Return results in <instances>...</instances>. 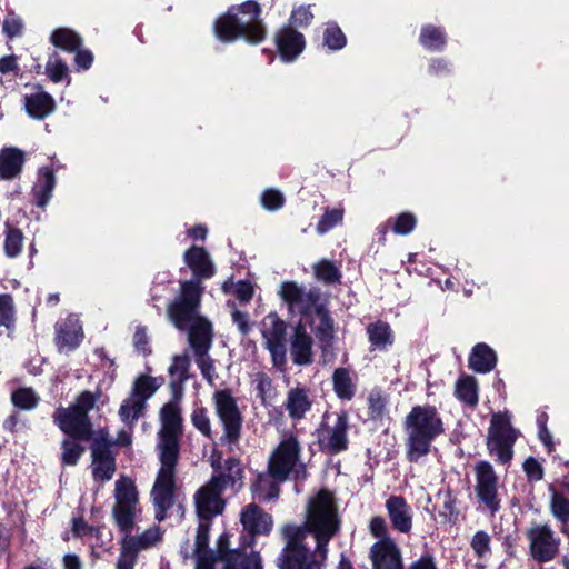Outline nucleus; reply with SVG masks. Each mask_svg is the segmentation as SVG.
Instances as JSON below:
<instances>
[{
	"mask_svg": "<svg viewBox=\"0 0 569 569\" xmlns=\"http://www.w3.org/2000/svg\"><path fill=\"white\" fill-rule=\"evenodd\" d=\"M202 292L203 287L198 281H182L179 293L167 308L174 327L188 329V343L193 355L209 352L213 342L212 323L199 313Z\"/></svg>",
	"mask_w": 569,
	"mask_h": 569,
	"instance_id": "nucleus-1",
	"label": "nucleus"
},
{
	"mask_svg": "<svg viewBox=\"0 0 569 569\" xmlns=\"http://www.w3.org/2000/svg\"><path fill=\"white\" fill-rule=\"evenodd\" d=\"M112 517L127 540L139 552L153 547L162 538L159 527H151L139 536L130 535L139 511V493L132 479L121 475L114 482Z\"/></svg>",
	"mask_w": 569,
	"mask_h": 569,
	"instance_id": "nucleus-2",
	"label": "nucleus"
},
{
	"mask_svg": "<svg viewBox=\"0 0 569 569\" xmlns=\"http://www.w3.org/2000/svg\"><path fill=\"white\" fill-rule=\"evenodd\" d=\"M406 455L417 462L431 451L432 442L445 432L443 421L437 408L430 405L415 406L403 421Z\"/></svg>",
	"mask_w": 569,
	"mask_h": 569,
	"instance_id": "nucleus-3",
	"label": "nucleus"
},
{
	"mask_svg": "<svg viewBox=\"0 0 569 569\" xmlns=\"http://www.w3.org/2000/svg\"><path fill=\"white\" fill-rule=\"evenodd\" d=\"M283 527L299 528L302 537L309 533L316 539V543L328 547L329 541L338 535L341 520L335 497L327 490L319 491L307 503L306 518L302 525H284Z\"/></svg>",
	"mask_w": 569,
	"mask_h": 569,
	"instance_id": "nucleus-4",
	"label": "nucleus"
},
{
	"mask_svg": "<svg viewBox=\"0 0 569 569\" xmlns=\"http://www.w3.org/2000/svg\"><path fill=\"white\" fill-rule=\"evenodd\" d=\"M281 535L286 543L278 558L280 569H325L327 546L317 543L315 550L308 549L299 528L282 527Z\"/></svg>",
	"mask_w": 569,
	"mask_h": 569,
	"instance_id": "nucleus-5",
	"label": "nucleus"
},
{
	"mask_svg": "<svg viewBox=\"0 0 569 569\" xmlns=\"http://www.w3.org/2000/svg\"><path fill=\"white\" fill-rule=\"evenodd\" d=\"M244 14L249 16L248 20H241L230 11L214 23V33L217 38L223 42H231L242 37L251 43H258L264 38V28L259 20L261 13L260 6L256 1H247L239 8Z\"/></svg>",
	"mask_w": 569,
	"mask_h": 569,
	"instance_id": "nucleus-6",
	"label": "nucleus"
},
{
	"mask_svg": "<svg viewBox=\"0 0 569 569\" xmlns=\"http://www.w3.org/2000/svg\"><path fill=\"white\" fill-rule=\"evenodd\" d=\"M181 398H174L160 410V430L158 432L157 450L159 458L179 459L180 439L183 432L181 416Z\"/></svg>",
	"mask_w": 569,
	"mask_h": 569,
	"instance_id": "nucleus-7",
	"label": "nucleus"
},
{
	"mask_svg": "<svg viewBox=\"0 0 569 569\" xmlns=\"http://www.w3.org/2000/svg\"><path fill=\"white\" fill-rule=\"evenodd\" d=\"M97 398L90 391L81 392L74 405L64 409L59 408L54 415V421L59 428L69 436L79 440H89L91 437V423L88 412L94 407Z\"/></svg>",
	"mask_w": 569,
	"mask_h": 569,
	"instance_id": "nucleus-8",
	"label": "nucleus"
},
{
	"mask_svg": "<svg viewBox=\"0 0 569 569\" xmlns=\"http://www.w3.org/2000/svg\"><path fill=\"white\" fill-rule=\"evenodd\" d=\"M214 413L222 426L220 443L233 450L241 438L243 418L230 390H217L212 396Z\"/></svg>",
	"mask_w": 569,
	"mask_h": 569,
	"instance_id": "nucleus-9",
	"label": "nucleus"
},
{
	"mask_svg": "<svg viewBox=\"0 0 569 569\" xmlns=\"http://www.w3.org/2000/svg\"><path fill=\"white\" fill-rule=\"evenodd\" d=\"M300 453L301 446L298 438L293 435L284 436L269 459L270 476L278 482L284 481L289 475H293L297 479H305L307 471L305 465L300 462Z\"/></svg>",
	"mask_w": 569,
	"mask_h": 569,
	"instance_id": "nucleus-10",
	"label": "nucleus"
},
{
	"mask_svg": "<svg viewBox=\"0 0 569 569\" xmlns=\"http://www.w3.org/2000/svg\"><path fill=\"white\" fill-rule=\"evenodd\" d=\"M349 421L348 415L341 412H326L317 429V439L322 452L336 455L347 450Z\"/></svg>",
	"mask_w": 569,
	"mask_h": 569,
	"instance_id": "nucleus-11",
	"label": "nucleus"
},
{
	"mask_svg": "<svg viewBox=\"0 0 569 569\" xmlns=\"http://www.w3.org/2000/svg\"><path fill=\"white\" fill-rule=\"evenodd\" d=\"M518 436L519 432L512 428L508 412H496L491 416L487 446L490 453L497 456L499 462L507 463L511 460L512 448Z\"/></svg>",
	"mask_w": 569,
	"mask_h": 569,
	"instance_id": "nucleus-12",
	"label": "nucleus"
},
{
	"mask_svg": "<svg viewBox=\"0 0 569 569\" xmlns=\"http://www.w3.org/2000/svg\"><path fill=\"white\" fill-rule=\"evenodd\" d=\"M260 331L263 347L270 353L272 366L282 371L287 363V323L277 313L271 312L262 319Z\"/></svg>",
	"mask_w": 569,
	"mask_h": 569,
	"instance_id": "nucleus-13",
	"label": "nucleus"
},
{
	"mask_svg": "<svg viewBox=\"0 0 569 569\" xmlns=\"http://www.w3.org/2000/svg\"><path fill=\"white\" fill-rule=\"evenodd\" d=\"M161 467L153 485L151 497L156 508V519L164 520L167 510L173 505L174 472L179 459L159 458Z\"/></svg>",
	"mask_w": 569,
	"mask_h": 569,
	"instance_id": "nucleus-14",
	"label": "nucleus"
},
{
	"mask_svg": "<svg viewBox=\"0 0 569 569\" xmlns=\"http://www.w3.org/2000/svg\"><path fill=\"white\" fill-rule=\"evenodd\" d=\"M529 555L537 562H549L559 553L560 538L548 525L532 523L525 531Z\"/></svg>",
	"mask_w": 569,
	"mask_h": 569,
	"instance_id": "nucleus-15",
	"label": "nucleus"
},
{
	"mask_svg": "<svg viewBox=\"0 0 569 569\" xmlns=\"http://www.w3.org/2000/svg\"><path fill=\"white\" fill-rule=\"evenodd\" d=\"M107 436L104 430H99L90 447L92 476L96 481H109L116 472V457L110 450L111 442L107 440Z\"/></svg>",
	"mask_w": 569,
	"mask_h": 569,
	"instance_id": "nucleus-16",
	"label": "nucleus"
},
{
	"mask_svg": "<svg viewBox=\"0 0 569 569\" xmlns=\"http://www.w3.org/2000/svg\"><path fill=\"white\" fill-rule=\"evenodd\" d=\"M281 298L305 316H311L325 305L321 301L320 290L311 288L306 290L293 281L283 282L279 291Z\"/></svg>",
	"mask_w": 569,
	"mask_h": 569,
	"instance_id": "nucleus-17",
	"label": "nucleus"
},
{
	"mask_svg": "<svg viewBox=\"0 0 569 569\" xmlns=\"http://www.w3.org/2000/svg\"><path fill=\"white\" fill-rule=\"evenodd\" d=\"M476 493L480 501L491 513L500 509V499L498 496V477L492 466L487 461H481L476 467Z\"/></svg>",
	"mask_w": 569,
	"mask_h": 569,
	"instance_id": "nucleus-18",
	"label": "nucleus"
},
{
	"mask_svg": "<svg viewBox=\"0 0 569 569\" xmlns=\"http://www.w3.org/2000/svg\"><path fill=\"white\" fill-rule=\"evenodd\" d=\"M229 543V535H220L217 541V555L223 562L222 569H258L261 566L259 553L252 551L247 555L239 549H230Z\"/></svg>",
	"mask_w": 569,
	"mask_h": 569,
	"instance_id": "nucleus-19",
	"label": "nucleus"
},
{
	"mask_svg": "<svg viewBox=\"0 0 569 569\" xmlns=\"http://www.w3.org/2000/svg\"><path fill=\"white\" fill-rule=\"evenodd\" d=\"M372 569H403L402 553L393 539L376 541L369 551Z\"/></svg>",
	"mask_w": 569,
	"mask_h": 569,
	"instance_id": "nucleus-20",
	"label": "nucleus"
},
{
	"mask_svg": "<svg viewBox=\"0 0 569 569\" xmlns=\"http://www.w3.org/2000/svg\"><path fill=\"white\" fill-rule=\"evenodd\" d=\"M221 495L222 491L210 481L196 492L194 503L200 520L210 521L213 517L222 513L224 500Z\"/></svg>",
	"mask_w": 569,
	"mask_h": 569,
	"instance_id": "nucleus-21",
	"label": "nucleus"
},
{
	"mask_svg": "<svg viewBox=\"0 0 569 569\" xmlns=\"http://www.w3.org/2000/svg\"><path fill=\"white\" fill-rule=\"evenodd\" d=\"M385 508L392 528L401 533H409L412 529L413 511L402 496H390Z\"/></svg>",
	"mask_w": 569,
	"mask_h": 569,
	"instance_id": "nucleus-22",
	"label": "nucleus"
},
{
	"mask_svg": "<svg viewBox=\"0 0 569 569\" xmlns=\"http://www.w3.org/2000/svg\"><path fill=\"white\" fill-rule=\"evenodd\" d=\"M83 338L82 326L78 317L70 315L56 323V345L60 352L74 350Z\"/></svg>",
	"mask_w": 569,
	"mask_h": 569,
	"instance_id": "nucleus-23",
	"label": "nucleus"
},
{
	"mask_svg": "<svg viewBox=\"0 0 569 569\" xmlns=\"http://www.w3.org/2000/svg\"><path fill=\"white\" fill-rule=\"evenodd\" d=\"M313 340L308 333L306 327L299 322L290 338V353L292 361L298 366L310 365L313 360L312 352Z\"/></svg>",
	"mask_w": 569,
	"mask_h": 569,
	"instance_id": "nucleus-24",
	"label": "nucleus"
},
{
	"mask_svg": "<svg viewBox=\"0 0 569 569\" xmlns=\"http://www.w3.org/2000/svg\"><path fill=\"white\" fill-rule=\"evenodd\" d=\"M243 529L251 536L268 535L272 528V518L254 503L247 505L240 516Z\"/></svg>",
	"mask_w": 569,
	"mask_h": 569,
	"instance_id": "nucleus-25",
	"label": "nucleus"
},
{
	"mask_svg": "<svg viewBox=\"0 0 569 569\" xmlns=\"http://www.w3.org/2000/svg\"><path fill=\"white\" fill-rule=\"evenodd\" d=\"M210 482L222 492L228 488L234 492L239 491L243 486V470L240 461L236 458L228 459L223 470L218 476H213Z\"/></svg>",
	"mask_w": 569,
	"mask_h": 569,
	"instance_id": "nucleus-26",
	"label": "nucleus"
},
{
	"mask_svg": "<svg viewBox=\"0 0 569 569\" xmlns=\"http://www.w3.org/2000/svg\"><path fill=\"white\" fill-rule=\"evenodd\" d=\"M277 46L281 59L286 62H291L302 52L305 39L300 32L290 27H286L277 34Z\"/></svg>",
	"mask_w": 569,
	"mask_h": 569,
	"instance_id": "nucleus-27",
	"label": "nucleus"
},
{
	"mask_svg": "<svg viewBox=\"0 0 569 569\" xmlns=\"http://www.w3.org/2000/svg\"><path fill=\"white\" fill-rule=\"evenodd\" d=\"M184 261L187 266L192 270L196 280L201 286L200 280L202 278H211L214 273L213 263L208 252L200 247H192L184 253Z\"/></svg>",
	"mask_w": 569,
	"mask_h": 569,
	"instance_id": "nucleus-28",
	"label": "nucleus"
},
{
	"mask_svg": "<svg viewBox=\"0 0 569 569\" xmlns=\"http://www.w3.org/2000/svg\"><path fill=\"white\" fill-rule=\"evenodd\" d=\"M311 406L312 401L308 389L297 386L287 392L284 408L291 419H302L311 409Z\"/></svg>",
	"mask_w": 569,
	"mask_h": 569,
	"instance_id": "nucleus-29",
	"label": "nucleus"
},
{
	"mask_svg": "<svg viewBox=\"0 0 569 569\" xmlns=\"http://www.w3.org/2000/svg\"><path fill=\"white\" fill-rule=\"evenodd\" d=\"M190 358L187 353L176 355L168 369L169 375L173 378L170 382V389L174 398H182L183 385L189 379Z\"/></svg>",
	"mask_w": 569,
	"mask_h": 569,
	"instance_id": "nucleus-30",
	"label": "nucleus"
},
{
	"mask_svg": "<svg viewBox=\"0 0 569 569\" xmlns=\"http://www.w3.org/2000/svg\"><path fill=\"white\" fill-rule=\"evenodd\" d=\"M311 319V328L316 337L325 349L331 345L335 333L333 320L329 311L323 306L319 308Z\"/></svg>",
	"mask_w": 569,
	"mask_h": 569,
	"instance_id": "nucleus-31",
	"label": "nucleus"
},
{
	"mask_svg": "<svg viewBox=\"0 0 569 569\" xmlns=\"http://www.w3.org/2000/svg\"><path fill=\"white\" fill-rule=\"evenodd\" d=\"M24 107L28 114L37 120H42L54 111L52 97L43 91L26 96Z\"/></svg>",
	"mask_w": 569,
	"mask_h": 569,
	"instance_id": "nucleus-32",
	"label": "nucleus"
},
{
	"mask_svg": "<svg viewBox=\"0 0 569 569\" xmlns=\"http://www.w3.org/2000/svg\"><path fill=\"white\" fill-rule=\"evenodd\" d=\"M496 362L497 357L495 351L486 343L476 345L469 357L470 368L480 373L491 371L495 368Z\"/></svg>",
	"mask_w": 569,
	"mask_h": 569,
	"instance_id": "nucleus-33",
	"label": "nucleus"
},
{
	"mask_svg": "<svg viewBox=\"0 0 569 569\" xmlns=\"http://www.w3.org/2000/svg\"><path fill=\"white\" fill-rule=\"evenodd\" d=\"M372 350H386L393 343V332L389 323L378 320L366 328Z\"/></svg>",
	"mask_w": 569,
	"mask_h": 569,
	"instance_id": "nucleus-34",
	"label": "nucleus"
},
{
	"mask_svg": "<svg viewBox=\"0 0 569 569\" xmlns=\"http://www.w3.org/2000/svg\"><path fill=\"white\" fill-rule=\"evenodd\" d=\"M23 152L17 148H7L0 152V176L4 179L14 178L22 168Z\"/></svg>",
	"mask_w": 569,
	"mask_h": 569,
	"instance_id": "nucleus-35",
	"label": "nucleus"
},
{
	"mask_svg": "<svg viewBox=\"0 0 569 569\" xmlns=\"http://www.w3.org/2000/svg\"><path fill=\"white\" fill-rule=\"evenodd\" d=\"M162 383H163V378H161V377H151L148 375H140L134 380L130 395L146 405L147 401L162 386Z\"/></svg>",
	"mask_w": 569,
	"mask_h": 569,
	"instance_id": "nucleus-36",
	"label": "nucleus"
},
{
	"mask_svg": "<svg viewBox=\"0 0 569 569\" xmlns=\"http://www.w3.org/2000/svg\"><path fill=\"white\" fill-rule=\"evenodd\" d=\"M252 383L257 397L261 400L263 406L272 405L277 397V390L273 386L272 379L264 371H258L252 375Z\"/></svg>",
	"mask_w": 569,
	"mask_h": 569,
	"instance_id": "nucleus-37",
	"label": "nucleus"
},
{
	"mask_svg": "<svg viewBox=\"0 0 569 569\" xmlns=\"http://www.w3.org/2000/svg\"><path fill=\"white\" fill-rule=\"evenodd\" d=\"M54 184L56 179L53 171L47 167L41 168L39 171V181L33 188L38 206L44 207L49 202Z\"/></svg>",
	"mask_w": 569,
	"mask_h": 569,
	"instance_id": "nucleus-38",
	"label": "nucleus"
},
{
	"mask_svg": "<svg viewBox=\"0 0 569 569\" xmlns=\"http://www.w3.org/2000/svg\"><path fill=\"white\" fill-rule=\"evenodd\" d=\"M146 405L133 396L129 395L119 408V417L123 423L132 428L134 423L143 416Z\"/></svg>",
	"mask_w": 569,
	"mask_h": 569,
	"instance_id": "nucleus-39",
	"label": "nucleus"
},
{
	"mask_svg": "<svg viewBox=\"0 0 569 569\" xmlns=\"http://www.w3.org/2000/svg\"><path fill=\"white\" fill-rule=\"evenodd\" d=\"M333 390L338 398L350 400L355 395V385L351 380L350 372L346 368H338L332 375Z\"/></svg>",
	"mask_w": 569,
	"mask_h": 569,
	"instance_id": "nucleus-40",
	"label": "nucleus"
},
{
	"mask_svg": "<svg viewBox=\"0 0 569 569\" xmlns=\"http://www.w3.org/2000/svg\"><path fill=\"white\" fill-rule=\"evenodd\" d=\"M456 396L468 406L475 407L478 403V383L471 377H462L456 383Z\"/></svg>",
	"mask_w": 569,
	"mask_h": 569,
	"instance_id": "nucleus-41",
	"label": "nucleus"
},
{
	"mask_svg": "<svg viewBox=\"0 0 569 569\" xmlns=\"http://www.w3.org/2000/svg\"><path fill=\"white\" fill-rule=\"evenodd\" d=\"M51 42L66 51H77L81 46V38L72 30L60 28L52 32Z\"/></svg>",
	"mask_w": 569,
	"mask_h": 569,
	"instance_id": "nucleus-42",
	"label": "nucleus"
},
{
	"mask_svg": "<svg viewBox=\"0 0 569 569\" xmlns=\"http://www.w3.org/2000/svg\"><path fill=\"white\" fill-rule=\"evenodd\" d=\"M420 42L430 50H440L446 43L445 33L439 28L427 26L421 30Z\"/></svg>",
	"mask_w": 569,
	"mask_h": 569,
	"instance_id": "nucleus-43",
	"label": "nucleus"
},
{
	"mask_svg": "<svg viewBox=\"0 0 569 569\" xmlns=\"http://www.w3.org/2000/svg\"><path fill=\"white\" fill-rule=\"evenodd\" d=\"M318 280L326 283H336L340 281L341 273L336 264L327 259H322L313 267Z\"/></svg>",
	"mask_w": 569,
	"mask_h": 569,
	"instance_id": "nucleus-44",
	"label": "nucleus"
},
{
	"mask_svg": "<svg viewBox=\"0 0 569 569\" xmlns=\"http://www.w3.org/2000/svg\"><path fill=\"white\" fill-rule=\"evenodd\" d=\"M23 247V234L19 229L7 224L4 252L9 258H16L20 254Z\"/></svg>",
	"mask_w": 569,
	"mask_h": 569,
	"instance_id": "nucleus-45",
	"label": "nucleus"
},
{
	"mask_svg": "<svg viewBox=\"0 0 569 569\" xmlns=\"http://www.w3.org/2000/svg\"><path fill=\"white\" fill-rule=\"evenodd\" d=\"M209 531L210 522L201 520L196 535L194 557L217 555V550L212 551L209 549Z\"/></svg>",
	"mask_w": 569,
	"mask_h": 569,
	"instance_id": "nucleus-46",
	"label": "nucleus"
},
{
	"mask_svg": "<svg viewBox=\"0 0 569 569\" xmlns=\"http://www.w3.org/2000/svg\"><path fill=\"white\" fill-rule=\"evenodd\" d=\"M191 422L193 427L206 438L212 439L213 432L211 420L208 411L203 407L196 408L191 413Z\"/></svg>",
	"mask_w": 569,
	"mask_h": 569,
	"instance_id": "nucleus-47",
	"label": "nucleus"
},
{
	"mask_svg": "<svg viewBox=\"0 0 569 569\" xmlns=\"http://www.w3.org/2000/svg\"><path fill=\"white\" fill-rule=\"evenodd\" d=\"M490 545H491V538L483 530L477 531L470 540V546H471L475 555L481 559L490 556V553H491Z\"/></svg>",
	"mask_w": 569,
	"mask_h": 569,
	"instance_id": "nucleus-48",
	"label": "nucleus"
},
{
	"mask_svg": "<svg viewBox=\"0 0 569 569\" xmlns=\"http://www.w3.org/2000/svg\"><path fill=\"white\" fill-rule=\"evenodd\" d=\"M139 551L127 540L122 539L121 552L117 562V569H133Z\"/></svg>",
	"mask_w": 569,
	"mask_h": 569,
	"instance_id": "nucleus-49",
	"label": "nucleus"
},
{
	"mask_svg": "<svg viewBox=\"0 0 569 569\" xmlns=\"http://www.w3.org/2000/svg\"><path fill=\"white\" fill-rule=\"evenodd\" d=\"M62 462L68 466L77 465L78 460L84 452V448L73 440L66 439L62 442Z\"/></svg>",
	"mask_w": 569,
	"mask_h": 569,
	"instance_id": "nucleus-50",
	"label": "nucleus"
},
{
	"mask_svg": "<svg viewBox=\"0 0 569 569\" xmlns=\"http://www.w3.org/2000/svg\"><path fill=\"white\" fill-rule=\"evenodd\" d=\"M12 402L16 407L21 409H32L38 403V397L28 388H22L12 393Z\"/></svg>",
	"mask_w": 569,
	"mask_h": 569,
	"instance_id": "nucleus-51",
	"label": "nucleus"
},
{
	"mask_svg": "<svg viewBox=\"0 0 569 569\" xmlns=\"http://www.w3.org/2000/svg\"><path fill=\"white\" fill-rule=\"evenodd\" d=\"M325 44L331 50H338L346 46V37L336 24H329L325 30Z\"/></svg>",
	"mask_w": 569,
	"mask_h": 569,
	"instance_id": "nucleus-52",
	"label": "nucleus"
},
{
	"mask_svg": "<svg viewBox=\"0 0 569 569\" xmlns=\"http://www.w3.org/2000/svg\"><path fill=\"white\" fill-rule=\"evenodd\" d=\"M194 356V361L199 367L202 377L210 383H213L216 377V369L212 358L209 356V352L197 353Z\"/></svg>",
	"mask_w": 569,
	"mask_h": 569,
	"instance_id": "nucleus-53",
	"label": "nucleus"
},
{
	"mask_svg": "<svg viewBox=\"0 0 569 569\" xmlns=\"http://www.w3.org/2000/svg\"><path fill=\"white\" fill-rule=\"evenodd\" d=\"M369 415L372 419H380L386 415L387 400L380 391H371L368 397Z\"/></svg>",
	"mask_w": 569,
	"mask_h": 569,
	"instance_id": "nucleus-54",
	"label": "nucleus"
},
{
	"mask_svg": "<svg viewBox=\"0 0 569 569\" xmlns=\"http://www.w3.org/2000/svg\"><path fill=\"white\" fill-rule=\"evenodd\" d=\"M46 72L53 82H59L66 77L68 67L58 56L54 54L50 57L47 62Z\"/></svg>",
	"mask_w": 569,
	"mask_h": 569,
	"instance_id": "nucleus-55",
	"label": "nucleus"
},
{
	"mask_svg": "<svg viewBox=\"0 0 569 569\" xmlns=\"http://www.w3.org/2000/svg\"><path fill=\"white\" fill-rule=\"evenodd\" d=\"M552 515L561 522L569 521V500L560 493H555L551 500Z\"/></svg>",
	"mask_w": 569,
	"mask_h": 569,
	"instance_id": "nucleus-56",
	"label": "nucleus"
},
{
	"mask_svg": "<svg viewBox=\"0 0 569 569\" xmlns=\"http://www.w3.org/2000/svg\"><path fill=\"white\" fill-rule=\"evenodd\" d=\"M342 217L343 211L341 209L327 210L317 224V231L321 234L326 233L338 224L342 220Z\"/></svg>",
	"mask_w": 569,
	"mask_h": 569,
	"instance_id": "nucleus-57",
	"label": "nucleus"
},
{
	"mask_svg": "<svg viewBox=\"0 0 569 569\" xmlns=\"http://www.w3.org/2000/svg\"><path fill=\"white\" fill-rule=\"evenodd\" d=\"M416 223L417 220L412 213L403 212L396 218L392 230L397 234L405 236L410 233L415 229Z\"/></svg>",
	"mask_w": 569,
	"mask_h": 569,
	"instance_id": "nucleus-58",
	"label": "nucleus"
},
{
	"mask_svg": "<svg viewBox=\"0 0 569 569\" xmlns=\"http://www.w3.org/2000/svg\"><path fill=\"white\" fill-rule=\"evenodd\" d=\"M261 202L267 210H278L283 206L284 199L280 191L268 189L262 193Z\"/></svg>",
	"mask_w": 569,
	"mask_h": 569,
	"instance_id": "nucleus-59",
	"label": "nucleus"
},
{
	"mask_svg": "<svg viewBox=\"0 0 569 569\" xmlns=\"http://www.w3.org/2000/svg\"><path fill=\"white\" fill-rule=\"evenodd\" d=\"M369 531L373 537L378 538V540L392 539L389 536L385 519L380 516H375L371 518L369 522Z\"/></svg>",
	"mask_w": 569,
	"mask_h": 569,
	"instance_id": "nucleus-60",
	"label": "nucleus"
},
{
	"mask_svg": "<svg viewBox=\"0 0 569 569\" xmlns=\"http://www.w3.org/2000/svg\"><path fill=\"white\" fill-rule=\"evenodd\" d=\"M313 18L309 7H299L295 9L290 17V22L295 27L308 26Z\"/></svg>",
	"mask_w": 569,
	"mask_h": 569,
	"instance_id": "nucleus-61",
	"label": "nucleus"
},
{
	"mask_svg": "<svg viewBox=\"0 0 569 569\" xmlns=\"http://www.w3.org/2000/svg\"><path fill=\"white\" fill-rule=\"evenodd\" d=\"M133 346L138 352L144 356L151 352L149 348V337L144 327H138L133 335Z\"/></svg>",
	"mask_w": 569,
	"mask_h": 569,
	"instance_id": "nucleus-62",
	"label": "nucleus"
},
{
	"mask_svg": "<svg viewBox=\"0 0 569 569\" xmlns=\"http://www.w3.org/2000/svg\"><path fill=\"white\" fill-rule=\"evenodd\" d=\"M22 21L13 13H9L3 21V31L9 38L17 37L21 33Z\"/></svg>",
	"mask_w": 569,
	"mask_h": 569,
	"instance_id": "nucleus-63",
	"label": "nucleus"
},
{
	"mask_svg": "<svg viewBox=\"0 0 569 569\" xmlns=\"http://www.w3.org/2000/svg\"><path fill=\"white\" fill-rule=\"evenodd\" d=\"M523 469L530 479H542L543 471L540 463L536 459L528 458L523 463Z\"/></svg>",
	"mask_w": 569,
	"mask_h": 569,
	"instance_id": "nucleus-64",
	"label": "nucleus"
}]
</instances>
